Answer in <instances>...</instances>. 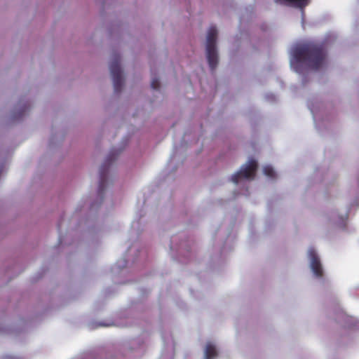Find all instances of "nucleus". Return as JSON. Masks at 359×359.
I'll return each instance as SVG.
<instances>
[{
	"mask_svg": "<svg viewBox=\"0 0 359 359\" xmlns=\"http://www.w3.org/2000/svg\"><path fill=\"white\" fill-rule=\"evenodd\" d=\"M292 56L297 63L316 71L325 65L327 52L323 44L306 43L295 47Z\"/></svg>",
	"mask_w": 359,
	"mask_h": 359,
	"instance_id": "1",
	"label": "nucleus"
},
{
	"mask_svg": "<svg viewBox=\"0 0 359 359\" xmlns=\"http://www.w3.org/2000/svg\"><path fill=\"white\" fill-rule=\"evenodd\" d=\"M217 30L215 27H210L207 34L206 54L210 67L214 69L218 63V56L216 49Z\"/></svg>",
	"mask_w": 359,
	"mask_h": 359,
	"instance_id": "2",
	"label": "nucleus"
},
{
	"mask_svg": "<svg viewBox=\"0 0 359 359\" xmlns=\"http://www.w3.org/2000/svg\"><path fill=\"white\" fill-rule=\"evenodd\" d=\"M119 153H120V151H116V150L111 151L109 153V154L107 156L104 162L102 163V165L100 167V183H99V188H98L99 194H102L105 189L106 179H107V175L108 173L109 166L111 165L112 162L116 159Z\"/></svg>",
	"mask_w": 359,
	"mask_h": 359,
	"instance_id": "3",
	"label": "nucleus"
},
{
	"mask_svg": "<svg viewBox=\"0 0 359 359\" xmlns=\"http://www.w3.org/2000/svg\"><path fill=\"white\" fill-rule=\"evenodd\" d=\"M110 72L113 79L114 89L116 92L121 91L123 85V78L120 66V57H116L109 65Z\"/></svg>",
	"mask_w": 359,
	"mask_h": 359,
	"instance_id": "4",
	"label": "nucleus"
},
{
	"mask_svg": "<svg viewBox=\"0 0 359 359\" xmlns=\"http://www.w3.org/2000/svg\"><path fill=\"white\" fill-rule=\"evenodd\" d=\"M257 168V163L255 160H250L247 165L244 167L241 168L240 171L235 173L231 177V181L237 184L240 179L245 178V179H253L255 176V172Z\"/></svg>",
	"mask_w": 359,
	"mask_h": 359,
	"instance_id": "5",
	"label": "nucleus"
},
{
	"mask_svg": "<svg viewBox=\"0 0 359 359\" xmlns=\"http://www.w3.org/2000/svg\"><path fill=\"white\" fill-rule=\"evenodd\" d=\"M309 257L311 260V268L316 277L323 276V269L320 259L313 248H310L309 250Z\"/></svg>",
	"mask_w": 359,
	"mask_h": 359,
	"instance_id": "6",
	"label": "nucleus"
},
{
	"mask_svg": "<svg viewBox=\"0 0 359 359\" xmlns=\"http://www.w3.org/2000/svg\"><path fill=\"white\" fill-rule=\"evenodd\" d=\"M217 355L215 346L211 344H207L205 349V359H212L216 357Z\"/></svg>",
	"mask_w": 359,
	"mask_h": 359,
	"instance_id": "7",
	"label": "nucleus"
},
{
	"mask_svg": "<svg viewBox=\"0 0 359 359\" xmlns=\"http://www.w3.org/2000/svg\"><path fill=\"white\" fill-rule=\"evenodd\" d=\"M264 173L266 176L270 178H274L276 177V172L273 168L270 165H266L264 168Z\"/></svg>",
	"mask_w": 359,
	"mask_h": 359,
	"instance_id": "8",
	"label": "nucleus"
},
{
	"mask_svg": "<svg viewBox=\"0 0 359 359\" xmlns=\"http://www.w3.org/2000/svg\"><path fill=\"white\" fill-rule=\"evenodd\" d=\"M285 1L290 2L294 4L295 6L299 8L305 7L308 3L309 0H284Z\"/></svg>",
	"mask_w": 359,
	"mask_h": 359,
	"instance_id": "9",
	"label": "nucleus"
},
{
	"mask_svg": "<svg viewBox=\"0 0 359 359\" xmlns=\"http://www.w3.org/2000/svg\"><path fill=\"white\" fill-rule=\"evenodd\" d=\"M151 86L154 90H158L160 88V81L157 78H154L151 83Z\"/></svg>",
	"mask_w": 359,
	"mask_h": 359,
	"instance_id": "10",
	"label": "nucleus"
}]
</instances>
